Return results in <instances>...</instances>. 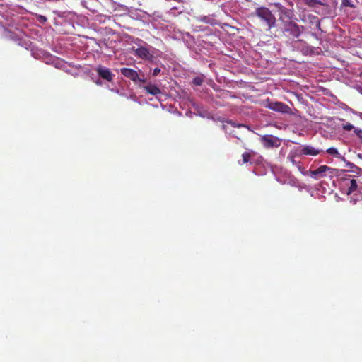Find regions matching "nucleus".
<instances>
[{
    "mask_svg": "<svg viewBox=\"0 0 362 362\" xmlns=\"http://www.w3.org/2000/svg\"><path fill=\"white\" fill-rule=\"evenodd\" d=\"M120 72L124 76L131 79L134 82H145V80H141L139 78L138 73L132 69L122 68L120 69Z\"/></svg>",
    "mask_w": 362,
    "mask_h": 362,
    "instance_id": "nucleus-6",
    "label": "nucleus"
},
{
    "mask_svg": "<svg viewBox=\"0 0 362 362\" xmlns=\"http://www.w3.org/2000/svg\"><path fill=\"white\" fill-rule=\"evenodd\" d=\"M96 71L102 78L107 80L109 82L112 81L114 76L111 72L110 69L105 66H99L96 69Z\"/></svg>",
    "mask_w": 362,
    "mask_h": 362,
    "instance_id": "nucleus-8",
    "label": "nucleus"
},
{
    "mask_svg": "<svg viewBox=\"0 0 362 362\" xmlns=\"http://www.w3.org/2000/svg\"><path fill=\"white\" fill-rule=\"evenodd\" d=\"M326 152L331 155V156H335L337 158H339L341 156H340V153H339L338 150L334 147H331L329 148H328Z\"/></svg>",
    "mask_w": 362,
    "mask_h": 362,
    "instance_id": "nucleus-15",
    "label": "nucleus"
},
{
    "mask_svg": "<svg viewBox=\"0 0 362 362\" xmlns=\"http://www.w3.org/2000/svg\"><path fill=\"white\" fill-rule=\"evenodd\" d=\"M354 133L362 140V130L354 129Z\"/></svg>",
    "mask_w": 362,
    "mask_h": 362,
    "instance_id": "nucleus-20",
    "label": "nucleus"
},
{
    "mask_svg": "<svg viewBox=\"0 0 362 362\" xmlns=\"http://www.w3.org/2000/svg\"><path fill=\"white\" fill-rule=\"evenodd\" d=\"M201 21L205 23H209V21L208 20V18L206 16L202 18Z\"/></svg>",
    "mask_w": 362,
    "mask_h": 362,
    "instance_id": "nucleus-23",
    "label": "nucleus"
},
{
    "mask_svg": "<svg viewBox=\"0 0 362 362\" xmlns=\"http://www.w3.org/2000/svg\"><path fill=\"white\" fill-rule=\"evenodd\" d=\"M256 14L261 20L265 22L269 29L275 25L276 18L269 9L264 7L259 8L256 10Z\"/></svg>",
    "mask_w": 362,
    "mask_h": 362,
    "instance_id": "nucleus-2",
    "label": "nucleus"
},
{
    "mask_svg": "<svg viewBox=\"0 0 362 362\" xmlns=\"http://www.w3.org/2000/svg\"><path fill=\"white\" fill-rule=\"evenodd\" d=\"M341 6L344 7L355 8V6L352 4L350 0H342Z\"/></svg>",
    "mask_w": 362,
    "mask_h": 362,
    "instance_id": "nucleus-17",
    "label": "nucleus"
},
{
    "mask_svg": "<svg viewBox=\"0 0 362 362\" xmlns=\"http://www.w3.org/2000/svg\"><path fill=\"white\" fill-rule=\"evenodd\" d=\"M305 4L310 7H317L318 6H324L325 4L320 0H304Z\"/></svg>",
    "mask_w": 362,
    "mask_h": 362,
    "instance_id": "nucleus-12",
    "label": "nucleus"
},
{
    "mask_svg": "<svg viewBox=\"0 0 362 362\" xmlns=\"http://www.w3.org/2000/svg\"><path fill=\"white\" fill-rule=\"evenodd\" d=\"M334 171V169L327 166V165H321L317 169L314 170H310V174L312 177L315 179H318L321 177L324 176V173L329 172L330 174H332Z\"/></svg>",
    "mask_w": 362,
    "mask_h": 362,
    "instance_id": "nucleus-5",
    "label": "nucleus"
},
{
    "mask_svg": "<svg viewBox=\"0 0 362 362\" xmlns=\"http://www.w3.org/2000/svg\"><path fill=\"white\" fill-rule=\"evenodd\" d=\"M135 55L142 59L152 60L153 54L144 47H139L135 50Z\"/></svg>",
    "mask_w": 362,
    "mask_h": 362,
    "instance_id": "nucleus-9",
    "label": "nucleus"
},
{
    "mask_svg": "<svg viewBox=\"0 0 362 362\" xmlns=\"http://www.w3.org/2000/svg\"><path fill=\"white\" fill-rule=\"evenodd\" d=\"M273 6L277 9V11L280 13L279 18L283 20L284 18L288 20V21H291L294 17V11L292 8H287L284 6L280 3H274Z\"/></svg>",
    "mask_w": 362,
    "mask_h": 362,
    "instance_id": "nucleus-3",
    "label": "nucleus"
},
{
    "mask_svg": "<svg viewBox=\"0 0 362 362\" xmlns=\"http://www.w3.org/2000/svg\"><path fill=\"white\" fill-rule=\"evenodd\" d=\"M303 29V26H300L297 23L290 21L284 24V32L288 38L295 39L300 36Z\"/></svg>",
    "mask_w": 362,
    "mask_h": 362,
    "instance_id": "nucleus-1",
    "label": "nucleus"
},
{
    "mask_svg": "<svg viewBox=\"0 0 362 362\" xmlns=\"http://www.w3.org/2000/svg\"><path fill=\"white\" fill-rule=\"evenodd\" d=\"M320 153V150L315 149V148L305 146L301 150V153L303 155H309V156H317Z\"/></svg>",
    "mask_w": 362,
    "mask_h": 362,
    "instance_id": "nucleus-10",
    "label": "nucleus"
},
{
    "mask_svg": "<svg viewBox=\"0 0 362 362\" xmlns=\"http://www.w3.org/2000/svg\"><path fill=\"white\" fill-rule=\"evenodd\" d=\"M144 89L146 90V93L152 95H157L160 93V88L153 84H148L144 87Z\"/></svg>",
    "mask_w": 362,
    "mask_h": 362,
    "instance_id": "nucleus-11",
    "label": "nucleus"
},
{
    "mask_svg": "<svg viewBox=\"0 0 362 362\" xmlns=\"http://www.w3.org/2000/svg\"><path fill=\"white\" fill-rule=\"evenodd\" d=\"M357 186H358V185H357V182H356V180H354V179L351 180V181H350V185H349V187L347 194H351L352 192H354V191H356V189H357Z\"/></svg>",
    "mask_w": 362,
    "mask_h": 362,
    "instance_id": "nucleus-13",
    "label": "nucleus"
},
{
    "mask_svg": "<svg viewBox=\"0 0 362 362\" xmlns=\"http://www.w3.org/2000/svg\"><path fill=\"white\" fill-rule=\"evenodd\" d=\"M287 159H288L290 160V162L293 165H298V163L296 162V160H295V157L293 156H288L287 157Z\"/></svg>",
    "mask_w": 362,
    "mask_h": 362,
    "instance_id": "nucleus-19",
    "label": "nucleus"
},
{
    "mask_svg": "<svg viewBox=\"0 0 362 362\" xmlns=\"http://www.w3.org/2000/svg\"><path fill=\"white\" fill-rule=\"evenodd\" d=\"M160 72V69L159 68H155L153 70V76H156L157 75H158Z\"/></svg>",
    "mask_w": 362,
    "mask_h": 362,
    "instance_id": "nucleus-21",
    "label": "nucleus"
},
{
    "mask_svg": "<svg viewBox=\"0 0 362 362\" xmlns=\"http://www.w3.org/2000/svg\"><path fill=\"white\" fill-rule=\"evenodd\" d=\"M266 107L272 110L284 114H289L291 112L290 107L281 102H270Z\"/></svg>",
    "mask_w": 362,
    "mask_h": 362,
    "instance_id": "nucleus-4",
    "label": "nucleus"
},
{
    "mask_svg": "<svg viewBox=\"0 0 362 362\" xmlns=\"http://www.w3.org/2000/svg\"><path fill=\"white\" fill-rule=\"evenodd\" d=\"M342 129L345 131H350L352 129L354 130L355 128L351 123L347 122L342 125Z\"/></svg>",
    "mask_w": 362,
    "mask_h": 362,
    "instance_id": "nucleus-18",
    "label": "nucleus"
},
{
    "mask_svg": "<svg viewBox=\"0 0 362 362\" xmlns=\"http://www.w3.org/2000/svg\"><path fill=\"white\" fill-rule=\"evenodd\" d=\"M266 148H272L279 145V139L272 135H264L261 139Z\"/></svg>",
    "mask_w": 362,
    "mask_h": 362,
    "instance_id": "nucleus-7",
    "label": "nucleus"
},
{
    "mask_svg": "<svg viewBox=\"0 0 362 362\" xmlns=\"http://www.w3.org/2000/svg\"><path fill=\"white\" fill-rule=\"evenodd\" d=\"M252 154H254L253 151H245L242 154V158L243 163H247L250 161V158Z\"/></svg>",
    "mask_w": 362,
    "mask_h": 362,
    "instance_id": "nucleus-14",
    "label": "nucleus"
},
{
    "mask_svg": "<svg viewBox=\"0 0 362 362\" xmlns=\"http://www.w3.org/2000/svg\"><path fill=\"white\" fill-rule=\"evenodd\" d=\"M313 22L316 23H317V25L318 27H320V21H319L318 18H317V17H315V16H313Z\"/></svg>",
    "mask_w": 362,
    "mask_h": 362,
    "instance_id": "nucleus-22",
    "label": "nucleus"
},
{
    "mask_svg": "<svg viewBox=\"0 0 362 362\" xmlns=\"http://www.w3.org/2000/svg\"><path fill=\"white\" fill-rule=\"evenodd\" d=\"M192 83L195 86H201L203 83L202 77L197 76L193 78Z\"/></svg>",
    "mask_w": 362,
    "mask_h": 362,
    "instance_id": "nucleus-16",
    "label": "nucleus"
}]
</instances>
